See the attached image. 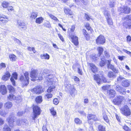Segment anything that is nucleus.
<instances>
[{
  "label": "nucleus",
  "mask_w": 131,
  "mask_h": 131,
  "mask_svg": "<svg viewBox=\"0 0 131 131\" xmlns=\"http://www.w3.org/2000/svg\"><path fill=\"white\" fill-rule=\"evenodd\" d=\"M53 96L52 94L50 93H48L46 94L45 95L44 97L45 98H46L47 99L51 98Z\"/></svg>",
  "instance_id": "c03bdc74"
},
{
  "label": "nucleus",
  "mask_w": 131,
  "mask_h": 131,
  "mask_svg": "<svg viewBox=\"0 0 131 131\" xmlns=\"http://www.w3.org/2000/svg\"><path fill=\"white\" fill-rule=\"evenodd\" d=\"M17 24L19 27H21L22 28H23V27L26 25L23 22L19 20L17 21Z\"/></svg>",
  "instance_id": "cd10ccee"
},
{
  "label": "nucleus",
  "mask_w": 131,
  "mask_h": 131,
  "mask_svg": "<svg viewBox=\"0 0 131 131\" xmlns=\"http://www.w3.org/2000/svg\"><path fill=\"white\" fill-rule=\"evenodd\" d=\"M97 50L98 51L99 56H100L103 53V48L102 47H99L97 48Z\"/></svg>",
  "instance_id": "37998d69"
},
{
  "label": "nucleus",
  "mask_w": 131,
  "mask_h": 131,
  "mask_svg": "<svg viewBox=\"0 0 131 131\" xmlns=\"http://www.w3.org/2000/svg\"><path fill=\"white\" fill-rule=\"evenodd\" d=\"M74 121L75 123L77 124L80 125L82 124V121L78 118H75L74 119Z\"/></svg>",
  "instance_id": "473e14b6"
},
{
  "label": "nucleus",
  "mask_w": 131,
  "mask_h": 131,
  "mask_svg": "<svg viewBox=\"0 0 131 131\" xmlns=\"http://www.w3.org/2000/svg\"><path fill=\"white\" fill-rule=\"evenodd\" d=\"M123 129L126 131H131V129L126 125L123 126Z\"/></svg>",
  "instance_id": "603ef678"
},
{
  "label": "nucleus",
  "mask_w": 131,
  "mask_h": 131,
  "mask_svg": "<svg viewBox=\"0 0 131 131\" xmlns=\"http://www.w3.org/2000/svg\"><path fill=\"white\" fill-rule=\"evenodd\" d=\"M49 56L47 54H41L40 55V57L42 59H45L48 60L49 58Z\"/></svg>",
  "instance_id": "7c9ffc66"
},
{
  "label": "nucleus",
  "mask_w": 131,
  "mask_h": 131,
  "mask_svg": "<svg viewBox=\"0 0 131 131\" xmlns=\"http://www.w3.org/2000/svg\"><path fill=\"white\" fill-rule=\"evenodd\" d=\"M7 87L8 90H9V93H15V89L11 85H8L7 86Z\"/></svg>",
  "instance_id": "412c9836"
},
{
  "label": "nucleus",
  "mask_w": 131,
  "mask_h": 131,
  "mask_svg": "<svg viewBox=\"0 0 131 131\" xmlns=\"http://www.w3.org/2000/svg\"><path fill=\"white\" fill-rule=\"evenodd\" d=\"M30 77L31 78V80L35 81L36 80L40 81L42 79V75L40 73L38 74L37 70L33 69L31 70L30 73Z\"/></svg>",
  "instance_id": "f03ea898"
},
{
  "label": "nucleus",
  "mask_w": 131,
  "mask_h": 131,
  "mask_svg": "<svg viewBox=\"0 0 131 131\" xmlns=\"http://www.w3.org/2000/svg\"><path fill=\"white\" fill-rule=\"evenodd\" d=\"M96 43L97 44H103L105 42V39L104 36L100 35L96 40Z\"/></svg>",
  "instance_id": "4468645a"
},
{
  "label": "nucleus",
  "mask_w": 131,
  "mask_h": 131,
  "mask_svg": "<svg viewBox=\"0 0 131 131\" xmlns=\"http://www.w3.org/2000/svg\"><path fill=\"white\" fill-rule=\"evenodd\" d=\"M9 5V3L7 2H3L2 4V6L4 8H6L8 7Z\"/></svg>",
  "instance_id": "49530a36"
},
{
  "label": "nucleus",
  "mask_w": 131,
  "mask_h": 131,
  "mask_svg": "<svg viewBox=\"0 0 131 131\" xmlns=\"http://www.w3.org/2000/svg\"><path fill=\"white\" fill-rule=\"evenodd\" d=\"M29 73L27 71L25 72L24 73V76L21 75L20 78L19 80L25 85H27L29 83Z\"/></svg>",
  "instance_id": "39448f33"
},
{
  "label": "nucleus",
  "mask_w": 131,
  "mask_h": 131,
  "mask_svg": "<svg viewBox=\"0 0 131 131\" xmlns=\"http://www.w3.org/2000/svg\"><path fill=\"white\" fill-rule=\"evenodd\" d=\"M110 68L115 73H118V70L115 68L114 66H110Z\"/></svg>",
  "instance_id": "3c124183"
},
{
  "label": "nucleus",
  "mask_w": 131,
  "mask_h": 131,
  "mask_svg": "<svg viewBox=\"0 0 131 131\" xmlns=\"http://www.w3.org/2000/svg\"><path fill=\"white\" fill-rule=\"evenodd\" d=\"M125 101V99L124 97L118 95L113 99L112 102L115 105H121Z\"/></svg>",
  "instance_id": "423d86ee"
},
{
  "label": "nucleus",
  "mask_w": 131,
  "mask_h": 131,
  "mask_svg": "<svg viewBox=\"0 0 131 131\" xmlns=\"http://www.w3.org/2000/svg\"><path fill=\"white\" fill-rule=\"evenodd\" d=\"M104 15L106 17L108 24L109 25H112L113 22L112 18H111L109 13L107 11H105Z\"/></svg>",
  "instance_id": "f8f14e48"
},
{
  "label": "nucleus",
  "mask_w": 131,
  "mask_h": 131,
  "mask_svg": "<svg viewBox=\"0 0 131 131\" xmlns=\"http://www.w3.org/2000/svg\"><path fill=\"white\" fill-rule=\"evenodd\" d=\"M107 93L111 98H113L114 97L116 94V91L113 89H111L108 90Z\"/></svg>",
  "instance_id": "dca6fc26"
},
{
  "label": "nucleus",
  "mask_w": 131,
  "mask_h": 131,
  "mask_svg": "<svg viewBox=\"0 0 131 131\" xmlns=\"http://www.w3.org/2000/svg\"><path fill=\"white\" fill-rule=\"evenodd\" d=\"M11 129L7 125H4L3 128V131H11Z\"/></svg>",
  "instance_id": "72a5a7b5"
},
{
  "label": "nucleus",
  "mask_w": 131,
  "mask_h": 131,
  "mask_svg": "<svg viewBox=\"0 0 131 131\" xmlns=\"http://www.w3.org/2000/svg\"><path fill=\"white\" fill-rule=\"evenodd\" d=\"M31 91L34 93L37 94H39L42 93L43 92V90L42 86L40 85H37L31 90Z\"/></svg>",
  "instance_id": "9d476101"
},
{
  "label": "nucleus",
  "mask_w": 131,
  "mask_h": 131,
  "mask_svg": "<svg viewBox=\"0 0 131 131\" xmlns=\"http://www.w3.org/2000/svg\"><path fill=\"white\" fill-rule=\"evenodd\" d=\"M64 12L67 14H69L71 16L73 15V13L70 9L68 8H66L64 9Z\"/></svg>",
  "instance_id": "2f4dec72"
},
{
  "label": "nucleus",
  "mask_w": 131,
  "mask_h": 131,
  "mask_svg": "<svg viewBox=\"0 0 131 131\" xmlns=\"http://www.w3.org/2000/svg\"><path fill=\"white\" fill-rule=\"evenodd\" d=\"M48 76L46 78V82L49 85H50V86L47 90V92L49 93L54 90L56 88V86L55 84H53V81L52 78L53 75H46Z\"/></svg>",
  "instance_id": "7ed1b4c3"
},
{
  "label": "nucleus",
  "mask_w": 131,
  "mask_h": 131,
  "mask_svg": "<svg viewBox=\"0 0 131 131\" xmlns=\"http://www.w3.org/2000/svg\"><path fill=\"white\" fill-rule=\"evenodd\" d=\"M14 93H10V94H9L7 96V99L11 101L15 99L16 98V97L15 95H14Z\"/></svg>",
  "instance_id": "393cba45"
},
{
  "label": "nucleus",
  "mask_w": 131,
  "mask_h": 131,
  "mask_svg": "<svg viewBox=\"0 0 131 131\" xmlns=\"http://www.w3.org/2000/svg\"><path fill=\"white\" fill-rule=\"evenodd\" d=\"M91 70L94 73H96L98 69L96 66H91Z\"/></svg>",
  "instance_id": "58836bf2"
},
{
  "label": "nucleus",
  "mask_w": 131,
  "mask_h": 131,
  "mask_svg": "<svg viewBox=\"0 0 131 131\" xmlns=\"http://www.w3.org/2000/svg\"><path fill=\"white\" fill-rule=\"evenodd\" d=\"M35 101L37 103H41L42 101V96L40 95L37 96L35 99Z\"/></svg>",
  "instance_id": "5701e85b"
},
{
  "label": "nucleus",
  "mask_w": 131,
  "mask_h": 131,
  "mask_svg": "<svg viewBox=\"0 0 131 131\" xmlns=\"http://www.w3.org/2000/svg\"><path fill=\"white\" fill-rule=\"evenodd\" d=\"M130 10V7L128 6H125L123 7H120L118 8V10L121 13L125 14L129 13Z\"/></svg>",
  "instance_id": "9b49d317"
},
{
  "label": "nucleus",
  "mask_w": 131,
  "mask_h": 131,
  "mask_svg": "<svg viewBox=\"0 0 131 131\" xmlns=\"http://www.w3.org/2000/svg\"><path fill=\"white\" fill-rule=\"evenodd\" d=\"M111 86L110 85H107L105 86H103L102 87V89L103 90H105L107 89V88H109Z\"/></svg>",
  "instance_id": "8fccbe9b"
},
{
  "label": "nucleus",
  "mask_w": 131,
  "mask_h": 131,
  "mask_svg": "<svg viewBox=\"0 0 131 131\" xmlns=\"http://www.w3.org/2000/svg\"><path fill=\"white\" fill-rule=\"evenodd\" d=\"M0 92L3 95H4L7 93V88L5 85H2L0 86Z\"/></svg>",
  "instance_id": "aec40b11"
},
{
  "label": "nucleus",
  "mask_w": 131,
  "mask_h": 131,
  "mask_svg": "<svg viewBox=\"0 0 131 131\" xmlns=\"http://www.w3.org/2000/svg\"><path fill=\"white\" fill-rule=\"evenodd\" d=\"M8 10L10 12L12 11L13 9V7L12 6L8 7L7 8Z\"/></svg>",
  "instance_id": "69168bd1"
},
{
  "label": "nucleus",
  "mask_w": 131,
  "mask_h": 131,
  "mask_svg": "<svg viewBox=\"0 0 131 131\" xmlns=\"http://www.w3.org/2000/svg\"><path fill=\"white\" fill-rule=\"evenodd\" d=\"M9 58L10 60L12 61H14L16 60V56L13 54H12L9 55Z\"/></svg>",
  "instance_id": "a19ab883"
},
{
  "label": "nucleus",
  "mask_w": 131,
  "mask_h": 131,
  "mask_svg": "<svg viewBox=\"0 0 131 131\" xmlns=\"http://www.w3.org/2000/svg\"><path fill=\"white\" fill-rule=\"evenodd\" d=\"M122 84L124 87H126L129 86L130 83L128 80H125L122 82Z\"/></svg>",
  "instance_id": "a878e982"
},
{
  "label": "nucleus",
  "mask_w": 131,
  "mask_h": 131,
  "mask_svg": "<svg viewBox=\"0 0 131 131\" xmlns=\"http://www.w3.org/2000/svg\"><path fill=\"white\" fill-rule=\"evenodd\" d=\"M72 42L74 45L77 46L78 44V38L74 36H73L71 37Z\"/></svg>",
  "instance_id": "4be33fe9"
},
{
  "label": "nucleus",
  "mask_w": 131,
  "mask_h": 131,
  "mask_svg": "<svg viewBox=\"0 0 131 131\" xmlns=\"http://www.w3.org/2000/svg\"><path fill=\"white\" fill-rule=\"evenodd\" d=\"M115 90L121 94H126V89L119 85H117L116 86Z\"/></svg>",
  "instance_id": "ddd939ff"
},
{
  "label": "nucleus",
  "mask_w": 131,
  "mask_h": 131,
  "mask_svg": "<svg viewBox=\"0 0 131 131\" xmlns=\"http://www.w3.org/2000/svg\"><path fill=\"white\" fill-rule=\"evenodd\" d=\"M97 129V131H106L105 127L101 124L98 126Z\"/></svg>",
  "instance_id": "c85d7f7f"
},
{
  "label": "nucleus",
  "mask_w": 131,
  "mask_h": 131,
  "mask_svg": "<svg viewBox=\"0 0 131 131\" xmlns=\"http://www.w3.org/2000/svg\"><path fill=\"white\" fill-rule=\"evenodd\" d=\"M121 113L126 116H130L131 114V112L129 106L127 105H124L121 109Z\"/></svg>",
  "instance_id": "6e6552de"
},
{
  "label": "nucleus",
  "mask_w": 131,
  "mask_h": 131,
  "mask_svg": "<svg viewBox=\"0 0 131 131\" xmlns=\"http://www.w3.org/2000/svg\"><path fill=\"white\" fill-rule=\"evenodd\" d=\"M14 117L13 116L10 115L6 119L8 124L10 125H13L15 122V119Z\"/></svg>",
  "instance_id": "6ab92c4d"
},
{
  "label": "nucleus",
  "mask_w": 131,
  "mask_h": 131,
  "mask_svg": "<svg viewBox=\"0 0 131 131\" xmlns=\"http://www.w3.org/2000/svg\"><path fill=\"white\" fill-rule=\"evenodd\" d=\"M50 113L51 115L53 116H56L57 113L56 110L54 109V107H52L49 110Z\"/></svg>",
  "instance_id": "bb28decb"
},
{
  "label": "nucleus",
  "mask_w": 131,
  "mask_h": 131,
  "mask_svg": "<svg viewBox=\"0 0 131 131\" xmlns=\"http://www.w3.org/2000/svg\"><path fill=\"white\" fill-rule=\"evenodd\" d=\"M53 103L56 105H57L59 103L58 99L56 98H54L53 99Z\"/></svg>",
  "instance_id": "09e8293b"
},
{
  "label": "nucleus",
  "mask_w": 131,
  "mask_h": 131,
  "mask_svg": "<svg viewBox=\"0 0 131 131\" xmlns=\"http://www.w3.org/2000/svg\"><path fill=\"white\" fill-rule=\"evenodd\" d=\"M83 34L85 37H87L88 35L86 30L85 29H83Z\"/></svg>",
  "instance_id": "5fc2aeb1"
},
{
  "label": "nucleus",
  "mask_w": 131,
  "mask_h": 131,
  "mask_svg": "<svg viewBox=\"0 0 131 131\" xmlns=\"http://www.w3.org/2000/svg\"><path fill=\"white\" fill-rule=\"evenodd\" d=\"M43 131H48L45 126H43L42 127Z\"/></svg>",
  "instance_id": "774afa93"
},
{
  "label": "nucleus",
  "mask_w": 131,
  "mask_h": 131,
  "mask_svg": "<svg viewBox=\"0 0 131 131\" xmlns=\"http://www.w3.org/2000/svg\"><path fill=\"white\" fill-rule=\"evenodd\" d=\"M5 106L6 108L8 109L10 108L12 106V104L11 102H8L5 103Z\"/></svg>",
  "instance_id": "4c0bfd02"
},
{
  "label": "nucleus",
  "mask_w": 131,
  "mask_h": 131,
  "mask_svg": "<svg viewBox=\"0 0 131 131\" xmlns=\"http://www.w3.org/2000/svg\"><path fill=\"white\" fill-rule=\"evenodd\" d=\"M8 21L7 17L4 15L0 17V24L1 25H5Z\"/></svg>",
  "instance_id": "a211bd4d"
},
{
  "label": "nucleus",
  "mask_w": 131,
  "mask_h": 131,
  "mask_svg": "<svg viewBox=\"0 0 131 131\" xmlns=\"http://www.w3.org/2000/svg\"><path fill=\"white\" fill-rule=\"evenodd\" d=\"M38 13L37 12H32L31 14L30 18L31 19H35L36 18L37 16Z\"/></svg>",
  "instance_id": "c9c22d12"
},
{
  "label": "nucleus",
  "mask_w": 131,
  "mask_h": 131,
  "mask_svg": "<svg viewBox=\"0 0 131 131\" xmlns=\"http://www.w3.org/2000/svg\"><path fill=\"white\" fill-rule=\"evenodd\" d=\"M44 19L42 17H39L36 19V22L38 24H40L42 22Z\"/></svg>",
  "instance_id": "f704fd0d"
},
{
  "label": "nucleus",
  "mask_w": 131,
  "mask_h": 131,
  "mask_svg": "<svg viewBox=\"0 0 131 131\" xmlns=\"http://www.w3.org/2000/svg\"><path fill=\"white\" fill-rule=\"evenodd\" d=\"M24 114L23 112H19L17 113V115L19 116H22Z\"/></svg>",
  "instance_id": "338daca9"
},
{
  "label": "nucleus",
  "mask_w": 131,
  "mask_h": 131,
  "mask_svg": "<svg viewBox=\"0 0 131 131\" xmlns=\"http://www.w3.org/2000/svg\"><path fill=\"white\" fill-rule=\"evenodd\" d=\"M87 118L88 123L91 124H93L94 122L99 121L96 115L92 113L88 114L87 115Z\"/></svg>",
  "instance_id": "0eeeda50"
},
{
  "label": "nucleus",
  "mask_w": 131,
  "mask_h": 131,
  "mask_svg": "<svg viewBox=\"0 0 131 131\" xmlns=\"http://www.w3.org/2000/svg\"><path fill=\"white\" fill-rule=\"evenodd\" d=\"M78 73L80 75H82V69H80V68H78Z\"/></svg>",
  "instance_id": "0e129e2a"
},
{
  "label": "nucleus",
  "mask_w": 131,
  "mask_h": 131,
  "mask_svg": "<svg viewBox=\"0 0 131 131\" xmlns=\"http://www.w3.org/2000/svg\"><path fill=\"white\" fill-rule=\"evenodd\" d=\"M118 58L120 60L122 61L126 57L125 56H118Z\"/></svg>",
  "instance_id": "052dcab7"
},
{
  "label": "nucleus",
  "mask_w": 131,
  "mask_h": 131,
  "mask_svg": "<svg viewBox=\"0 0 131 131\" xmlns=\"http://www.w3.org/2000/svg\"><path fill=\"white\" fill-rule=\"evenodd\" d=\"M101 61L100 63V66H104L105 65V62L106 61L105 60L104 58H101Z\"/></svg>",
  "instance_id": "79ce46f5"
},
{
  "label": "nucleus",
  "mask_w": 131,
  "mask_h": 131,
  "mask_svg": "<svg viewBox=\"0 0 131 131\" xmlns=\"http://www.w3.org/2000/svg\"><path fill=\"white\" fill-rule=\"evenodd\" d=\"M58 35L60 38V39L63 42L64 41V38H63L62 36L61 35L60 33H58Z\"/></svg>",
  "instance_id": "4d7b16f0"
},
{
  "label": "nucleus",
  "mask_w": 131,
  "mask_h": 131,
  "mask_svg": "<svg viewBox=\"0 0 131 131\" xmlns=\"http://www.w3.org/2000/svg\"><path fill=\"white\" fill-rule=\"evenodd\" d=\"M73 79L74 81L76 83H79L80 81L79 78L76 76H74V77Z\"/></svg>",
  "instance_id": "864d4df0"
},
{
  "label": "nucleus",
  "mask_w": 131,
  "mask_h": 131,
  "mask_svg": "<svg viewBox=\"0 0 131 131\" xmlns=\"http://www.w3.org/2000/svg\"><path fill=\"white\" fill-rule=\"evenodd\" d=\"M81 2L83 4L86 5L88 4V1L87 0H81Z\"/></svg>",
  "instance_id": "6e6d98bb"
},
{
  "label": "nucleus",
  "mask_w": 131,
  "mask_h": 131,
  "mask_svg": "<svg viewBox=\"0 0 131 131\" xmlns=\"http://www.w3.org/2000/svg\"><path fill=\"white\" fill-rule=\"evenodd\" d=\"M90 58L92 61H95L99 59L97 55L94 54H92L90 55Z\"/></svg>",
  "instance_id": "c756f323"
},
{
  "label": "nucleus",
  "mask_w": 131,
  "mask_h": 131,
  "mask_svg": "<svg viewBox=\"0 0 131 131\" xmlns=\"http://www.w3.org/2000/svg\"><path fill=\"white\" fill-rule=\"evenodd\" d=\"M116 118L117 120L119 122H121V118L118 116L117 114H116L115 115Z\"/></svg>",
  "instance_id": "e2e57ef3"
},
{
  "label": "nucleus",
  "mask_w": 131,
  "mask_h": 131,
  "mask_svg": "<svg viewBox=\"0 0 131 131\" xmlns=\"http://www.w3.org/2000/svg\"><path fill=\"white\" fill-rule=\"evenodd\" d=\"M107 76L108 78H114L116 77V75L112 71H110L108 72Z\"/></svg>",
  "instance_id": "e433bc0d"
},
{
  "label": "nucleus",
  "mask_w": 131,
  "mask_h": 131,
  "mask_svg": "<svg viewBox=\"0 0 131 131\" xmlns=\"http://www.w3.org/2000/svg\"><path fill=\"white\" fill-rule=\"evenodd\" d=\"M85 17L86 18L87 20H89L90 19H92L91 18V16H89L87 14H85Z\"/></svg>",
  "instance_id": "bf43d9fd"
},
{
  "label": "nucleus",
  "mask_w": 131,
  "mask_h": 131,
  "mask_svg": "<svg viewBox=\"0 0 131 131\" xmlns=\"http://www.w3.org/2000/svg\"><path fill=\"white\" fill-rule=\"evenodd\" d=\"M33 116L32 119L35 120L38 116L40 115L42 111L40 107L38 105L33 104L32 105Z\"/></svg>",
  "instance_id": "20e7f679"
},
{
  "label": "nucleus",
  "mask_w": 131,
  "mask_h": 131,
  "mask_svg": "<svg viewBox=\"0 0 131 131\" xmlns=\"http://www.w3.org/2000/svg\"><path fill=\"white\" fill-rule=\"evenodd\" d=\"M124 26L126 28H131V15H128L124 17Z\"/></svg>",
  "instance_id": "1a4fd4ad"
},
{
  "label": "nucleus",
  "mask_w": 131,
  "mask_h": 131,
  "mask_svg": "<svg viewBox=\"0 0 131 131\" xmlns=\"http://www.w3.org/2000/svg\"><path fill=\"white\" fill-rule=\"evenodd\" d=\"M44 25L45 26L48 28H49L51 27V26L50 23L48 21H47L45 22L44 24Z\"/></svg>",
  "instance_id": "a18cd8bd"
},
{
  "label": "nucleus",
  "mask_w": 131,
  "mask_h": 131,
  "mask_svg": "<svg viewBox=\"0 0 131 131\" xmlns=\"http://www.w3.org/2000/svg\"><path fill=\"white\" fill-rule=\"evenodd\" d=\"M4 123V121L0 117V125H2Z\"/></svg>",
  "instance_id": "680f3d73"
},
{
  "label": "nucleus",
  "mask_w": 131,
  "mask_h": 131,
  "mask_svg": "<svg viewBox=\"0 0 131 131\" xmlns=\"http://www.w3.org/2000/svg\"><path fill=\"white\" fill-rule=\"evenodd\" d=\"M18 74L16 72H14L12 74V76L11 77L10 80L12 83L13 85L15 86L16 85L14 79L17 80V79Z\"/></svg>",
  "instance_id": "2eb2a0df"
},
{
  "label": "nucleus",
  "mask_w": 131,
  "mask_h": 131,
  "mask_svg": "<svg viewBox=\"0 0 131 131\" xmlns=\"http://www.w3.org/2000/svg\"><path fill=\"white\" fill-rule=\"evenodd\" d=\"M85 27L88 30H90L91 28V27L89 23H86L85 25Z\"/></svg>",
  "instance_id": "13d9d810"
},
{
  "label": "nucleus",
  "mask_w": 131,
  "mask_h": 131,
  "mask_svg": "<svg viewBox=\"0 0 131 131\" xmlns=\"http://www.w3.org/2000/svg\"><path fill=\"white\" fill-rule=\"evenodd\" d=\"M103 118L104 120L107 123H109V120L105 111H104L102 113Z\"/></svg>",
  "instance_id": "b1692460"
},
{
  "label": "nucleus",
  "mask_w": 131,
  "mask_h": 131,
  "mask_svg": "<svg viewBox=\"0 0 131 131\" xmlns=\"http://www.w3.org/2000/svg\"><path fill=\"white\" fill-rule=\"evenodd\" d=\"M77 91L74 87L71 89L70 91V93L71 95H72L73 94H74L75 93H76Z\"/></svg>",
  "instance_id": "de8ad7c7"
},
{
  "label": "nucleus",
  "mask_w": 131,
  "mask_h": 131,
  "mask_svg": "<svg viewBox=\"0 0 131 131\" xmlns=\"http://www.w3.org/2000/svg\"><path fill=\"white\" fill-rule=\"evenodd\" d=\"M11 76L10 74L8 71H6L2 77V80L5 81H6L9 80Z\"/></svg>",
  "instance_id": "f3484780"
},
{
  "label": "nucleus",
  "mask_w": 131,
  "mask_h": 131,
  "mask_svg": "<svg viewBox=\"0 0 131 131\" xmlns=\"http://www.w3.org/2000/svg\"><path fill=\"white\" fill-rule=\"evenodd\" d=\"M93 78L94 80L99 85L101 83L102 81L104 83L108 82V79L104 77L103 71H100L99 74H94Z\"/></svg>",
  "instance_id": "f257e3e1"
},
{
  "label": "nucleus",
  "mask_w": 131,
  "mask_h": 131,
  "mask_svg": "<svg viewBox=\"0 0 131 131\" xmlns=\"http://www.w3.org/2000/svg\"><path fill=\"white\" fill-rule=\"evenodd\" d=\"M48 15L52 19H53V20H54L55 21H57V22H59V20L58 19V18L56 17L55 16L53 15H52V14H50V13H48Z\"/></svg>",
  "instance_id": "ea45409f"
}]
</instances>
